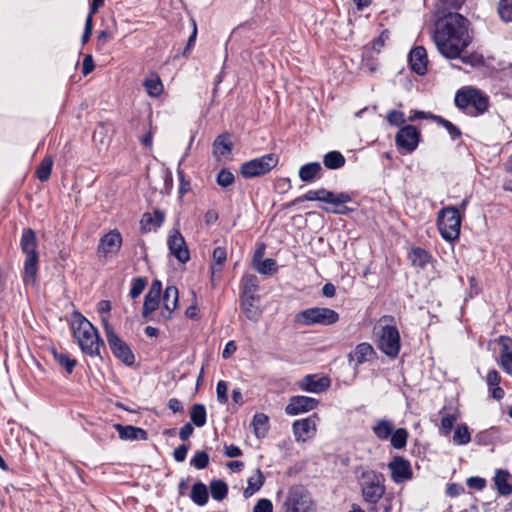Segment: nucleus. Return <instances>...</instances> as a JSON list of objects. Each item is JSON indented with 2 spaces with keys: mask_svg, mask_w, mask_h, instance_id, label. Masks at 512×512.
Masks as SVG:
<instances>
[{
  "mask_svg": "<svg viewBox=\"0 0 512 512\" xmlns=\"http://www.w3.org/2000/svg\"><path fill=\"white\" fill-rule=\"evenodd\" d=\"M458 415L456 413L453 414H445L442 416L441 419V427H440V434L444 436H448L454 426V422L457 420Z\"/></svg>",
  "mask_w": 512,
  "mask_h": 512,
  "instance_id": "obj_50",
  "label": "nucleus"
},
{
  "mask_svg": "<svg viewBox=\"0 0 512 512\" xmlns=\"http://www.w3.org/2000/svg\"><path fill=\"white\" fill-rule=\"evenodd\" d=\"M332 198H334L336 200L333 202H326V203L335 206V208L332 210L324 208L326 212H330V213H333L336 215H349L354 211V208L346 206V203H350L353 201L350 193H348V192H339V193L333 192Z\"/></svg>",
  "mask_w": 512,
  "mask_h": 512,
  "instance_id": "obj_23",
  "label": "nucleus"
},
{
  "mask_svg": "<svg viewBox=\"0 0 512 512\" xmlns=\"http://www.w3.org/2000/svg\"><path fill=\"white\" fill-rule=\"evenodd\" d=\"M265 483V477L260 468H256L255 475L251 476L247 480V487L243 491V497L245 499L250 498L256 492H258Z\"/></svg>",
  "mask_w": 512,
  "mask_h": 512,
  "instance_id": "obj_29",
  "label": "nucleus"
},
{
  "mask_svg": "<svg viewBox=\"0 0 512 512\" xmlns=\"http://www.w3.org/2000/svg\"><path fill=\"white\" fill-rule=\"evenodd\" d=\"M466 484L470 489L481 491L486 487L487 481L479 476H471L467 479Z\"/></svg>",
  "mask_w": 512,
  "mask_h": 512,
  "instance_id": "obj_57",
  "label": "nucleus"
},
{
  "mask_svg": "<svg viewBox=\"0 0 512 512\" xmlns=\"http://www.w3.org/2000/svg\"><path fill=\"white\" fill-rule=\"evenodd\" d=\"M391 478L396 484L403 483L413 478V471L409 460L402 456H394L388 464Z\"/></svg>",
  "mask_w": 512,
  "mask_h": 512,
  "instance_id": "obj_16",
  "label": "nucleus"
},
{
  "mask_svg": "<svg viewBox=\"0 0 512 512\" xmlns=\"http://www.w3.org/2000/svg\"><path fill=\"white\" fill-rule=\"evenodd\" d=\"M436 124L444 127L447 130L451 140L455 141V140L461 138L462 132H461L460 128L458 126H456L455 124H453L451 121L445 119L444 117L440 116V117L436 118Z\"/></svg>",
  "mask_w": 512,
  "mask_h": 512,
  "instance_id": "obj_44",
  "label": "nucleus"
},
{
  "mask_svg": "<svg viewBox=\"0 0 512 512\" xmlns=\"http://www.w3.org/2000/svg\"><path fill=\"white\" fill-rule=\"evenodd\" d=\"M258 299L256 296H240V306L246 318L250 321L257 322L262 314V311L254 302Z\"/></svg>",
  "mask_w": 512,
  "mask_h": 512,
  "instance_id": "obj_26",
  "label": "nucleus"
},
{
  "mask_svg": "<svg viewBox=\"0 0 512 512\" xmlns=\"http://www.w3.org/2000/svg\"><path fill=\"white\" fill-rule=\"evenodd\" d=\"M114 428L119 434V438L121 440L126 441H137V440H147L148 432L140 427L132 426V425H122V424H114Z\"/></svg>",
  "mask_w": 512,
  "mask_h": 512,
  "instance_id": "obj_22",
  "label": "nucleus"
},
{
  "mask_svg": "<svg viewBox=\"0 0 512 512\" xmlns=\"http://www.w3.org/2000/svg\"><path fill=\"white\" fill-rule=\"evenodd\" d=\"M147 285V279L145 277H137L132 280L129 295L135 299L140 296Z\"/></svg>",
  "mask_w": 512,
  "mask_h": 512,
  "instance_id": "obj_51",
  "label": "nucleus"
},
{
  "mask_svg": "<svg viewBox=\"0 0 512 512\" xmlns=\"http://www.w3.org/2000/svg\"><path fill=\"white\" fill-rule=\"evenodd\" d=\"M213 146L215 149L222 148L226 153H230L233 149V143L230 141L228 133L217 136Z\"/></svg>",
  "mask_w": 512,
  "mask_h": 512,
  "instance_id": "obj_52",
  "label": "nucleus"
},
{
  "mask_svg": "<svg viewBox=\"0 0 512 512\" xmlns=\"http://www.w3.org/2000/svg\"><path fill=\"white\" fill-rule=\"evenodd\" d=\"M386 119H387V122L391 126L400 127L401 125H403L405 123V115L400 110L393 109V110L389 111L387 113Z\"/></svg>",
  "mask_w": 512,
  "mask_h": 512,
  "instance_id": "obj_53",
  "label": "nucleus"
},
{
  "mask_svg": "<svg viewBox=\"0 0 512 512\" xmlns=\"http://www.w3.org/2000/svg\"><path fill=\"white\" fill-rule=\"evenodd\" d=\"M500 345V364L502 369L512 376V338L501 335L498 338Z\"/></svg>",
  "mask_w": 512,
  "mask_h": 512,
  "instance_id": "obj_21",
  "label": "nucleus"
},
{
  "mask_svg": "<svg viewBox=\"0 0 512 512\" xmlns=\"http://www.w3.org/2000/svg\"><path fill=\"white\" fill-rule=\"evenodd\" d=\"M279 162V156L268 153L241 164L240 174L244 179H252L268 174Z\"/></svg>",
  "mask_w": 512,
  "mask_h": 512,
  "instance_id": "obj_7",
  "label": "nucleus"
},
{
  "mask_svg": "<svg viewBox=\"0 0 512 512\" xmlns=\"http://www.w3.org/2000/svg\"><path fill=\"white\" fill-rule=\"evenodd\" d=\"M461 216L459 208L447 206L438 212L437 226L440 235L446 241H454L459 238L461 227Z\"/></svg>",
  "mask_w": 512,
  "mask_h": 512,
  "instance_id": "obj_6",
  "label": "nucleus"
},
{
  "mask_svg": "<svg viewBox=\"0 0 512 512\" xmlns=\"http://www.w3.org/2000/svg\"><path fill=\"white\" fill-rule=\"evenodd\" d=\"M162 292V282L158 279H154L149 288V291L146 293L145 297L152 298H160Z\"/></svg>",
  "mask_w": 512,
  "mask_h": 512,
  "instance_id": "obj_60",
  "label": "nucleus"
},
{
  "mask_svg": "<svg viewBox=\"0 0 512 512\" xmlns=\"http://www.w3.org/2000/svg\"><path fill=\"white\" fill-rule=\"evenodd\" d=\"M330 379L328 377H320L316 379L315 375H306L300 382L299 388L309 393H322L330 387Z\"/></svg>",
  "mask_w": 512,
  "mask_h": 512,
  "instance_id": "obj_20",
  "label": "nucleus"
},
{
  "mask_svg": "<svg viewBox=\"0 0 512 512\" xmlns=\"http://www.w3.org/2000/svg\"><path fill=\"white\" fill-rule=\"evenodd\" d=\"M453 441L456 445H466L471 441V435L466 424L457 426L454 432Z\"/></svg>",
  "mask_w": 512,
  "mask_h": 512,
  "instance_id": "obj_45",
  "label": "nucleus"
},
{
  "mask_svg": "<svg viewBox=\"0 0 512 512\" xmlns=\"http://www.w3.org/2000/svg\"><path fill=\"white\" fill-rule=\"evenodd\" d=\"M179 300V291L178 288L174 285H169L166 287L163 296H162V309L159 315V319L157 321L163 320L167 322L173 318L174 310L177 308Z\"/></svg>",
  "mask_w": 512,
  "mask_h": 512,
  "instance_id": "obj_18",
  "label": "nucleus"
},
{
  "mask_svg": "<svg viewBox=\"0 0 512 512\" xmlns=\"http://www.w3.org/2000/svg\"><path fill=\"white\" fill-rule=\"evenodd\" d=\"M143 86L151 97H158L163 92L162 81L156 73H152L150 76L146 77Z\"/></svg>",
  "mask_w": 512,
  "mask_h": 512,
  "instance_id": "obj_33",
  "label": "nucleus"
},
{
  "mask_svg": "<svg viewBox=\"0 0 512 512\" xmlns=\"http://www.w3.org/2000/svg\"><path fill=\"white\" fill-rule=\"evenodd\" d=\"M192 24H193V31H192L191 35L189 36L187 44H186V46H185V48L183 50V53H182L184 57H188L190 55L191 50L194 47L195 42H196L197 25H196V22L194 20L192 21Z\"/></svg>",
  "mask_w": 512,
  "mask_h": 512,
  "instance_id": "obj_58",
  "label": "nucleus"
},
{
  "mask_svg": "<svg viewBox=\"0 0 512 512\" xmlns=\"http://www.w3.org/2000/svg\"><path fill=\"white\" fill-rule=\"evenodd\" d=\"M408 259L413 266L423 269L431 261L432 256L427 250L421 247H414L408 253Z\"/></svg>",
  "mask_w": 512,
  "mask_h": 512,
  "instance_id": "obj_30",
  "label": "nucleus"
},
{
  "mask_svg": "<svg viewBox=\"0 0 512 512\" xmlns=\"http://www.w3.org/2000/svg\"><path fill=\"white\" fill-rule=\"evenodd\" d=\"M339 313L327 307H311L298 312L294 322L302 326H330L339 321Z\"/></svg>",
  "mask_w": 512,
  "mask_h": 512,
  "instance_id": "obj_5",
  "label": "nucleus"
},
{
  "mask_svg": "<svg viewBox=\"0 0 512 512\" xmlns=\"http://www.w3.org/2000/svg\"><path fill=\"white\" fill-rule=\"evenodd\" d=\"M235 181L233 173L228 168H222L216 176V183L222 188H228Z\"/></svg>",
  "mask_w": 512,
  "mask_h": 512,
  "instance_id": "obj_49",
  "label": "nucleus"
},
{
  "mask_svg": "<svg viewBox=\"0 0 512 512\" xmlns=\"http://www.w3.org/2000/svg\"><path fill=\"white\" fill-rule=\"evenodd\" d=\"M509 472L504 469H497L494 476V483L498 493L508 496L512 493V484L508 482Z\"/></svg>",
  "mask_w": 512,
  "mask_h": 512,
  "instance_id": "obj_32",
  "label": "nucleus"
},
{
  "mask_svg": "<svg viewBox=\"0 0 512 512\" xmlns=\"http://www.w3.org/2000/svg\"><path fill=\"white\" fill-rule=\"evenodd\" d=\"M497 11L503 22H512V0H499Z\"/></svg>",
  "mask_w": 512,
  "mask_h": 512,
  "instance_id": "obj_46",
  "label": "nucleus"
},
{
  "mask_svg": "<svg viewBox=\"0 0 512 512\" xmlns=\"http://www.w3.org/2000/svg\"><path fill=\"white\" fill-rule=\"evenodd\" d=\"M469 20L458 12H444L435 23L432 39L446 59H458L471 43Z\"/></svg>",
  "mask_w": 512,
  "mask_h": 512,
  "instance_id": "obj_1",
  "label": "nucleus"
},
{
  "mask_svg": "<svg viewBox=\"0 0 512 512\" xmlns=\"http://www.w3.org/2000/svg\"><path fill=\"white\" fill-rule=\"evenodd\" d=\"M123 238L118 229H113L104 234L97 246V253L101 257L117 254L122 246Z\"/></svg>",
  "mask_w": 512,
  "mask_h": 512,
  "instance_id": "obj_14",
  "label": "nucleus"
},
{
  "mask_svg": "<svg viewBox=\"0 0 512 512\" xmlns=\"http://www.w3.org/2000/svg\"><path fill=\"white\" fill-rule=\"evenodd\" d=\"M209 460V454L205 450H199L191 458L190 465L198 470H202L208 466Z\"/></svg>",
  "mask_w": 512,
  "mask_h": 512,
  "instance_id": "obj_48",
  "label": "nucleus"
},
{
  "mask_svg": "<svg viewBox=\"0 0 512 512\" xmlns=\"http://www.w3.org/2000/svg\"><path fill=\"white\" fill-rule=\"evenodd\" d=\"M189 445L181 444L174 449L173 457L176 462H183L187 457Z\"/></svg>",
  "mask_w": 512,
  "mask_h": 512,
  "instance_id": "obj_62",
  "label": "nucleus"
},
{
  "mask_svg": "<svg viewBox=\"0 0 512 512\" xmlns=\"http://www.w3.org/2000/svg\"><path fill=\"white\" fill-rule=\"evenodd\" d=\"M52 167L53 157L51 155H46L36 168V177L41 182L47 181L50 178Z\"/></svg>",
  "mask_w": 512,
  "mask_h": 512,
  "instance_id": "obj_41",
  "label": "nucleus"
},
{
  "mask_svg": "<svg viewBox=\"0 0 512 512\" xmlns=\"http://www.w3.org/2000/svg\"><path fill=\"white\" fill-rule=\"evenodd\" d=\"M389 36H390L389 30L384 29L377 38L373 39V41L371 43L372 49L374 51H376L377 53H379L381 51V49L384 47L385 42L389 39Z\"/></svg>",
  "mask_w": 512,
  "mask_h": 512,
  "instance_id": "obj_54",
  "label": "nucleus"
},
{
  "mask_svg": "<svg viewBox=\"0 0 512 512\" xmlns=\"http://www.w3.org/2000/svg\"><path fill=\"white\" fill-rule=\"evenodd\" d=\"M440 117V115H435L431 112H426V111H422V110H415L413 112V114H411L409 117H408V120L413 122V121H416V120H422V119H425V120H432L436 123V118Z\"/></svg>",
  "mask_w": 512,
  "mask_h": 512,
  "instance_id": "obj_56",
  "label": "nucleus"
},
{
  "mask_svg": "<svg viewBox=\"0 0 512 512\" xmlns=\"http://www.w3.org/2000/svg\"><path fill=\"white\" fill-rule=\"evenodd\" d=\"M54 360L62 367L65 368L66 372L71 374L77 364L76 359L71 358L67 352L58 351L55 348L51 349Z\"/></svg>",
  "mask_w": 512,
  "mask_h": 512,
  "instance_id": "obj_36",
  "label": "nucleus"
},
{
  "mask_svg": "<svg viewBox=\"0 0 512 512\" xmlns=\"http://www.w3.org/2000/svg\"><path fill=\"white\" fill-rule=\"evenodd\" d=\"M209 487L211 496L216 501H222L228 495V484L222 479H212Z\"/></svg>",
  "mask_w": 512,
  "mask_h": 512,
  "instance_id": "obj_37",
  "label": "nucleus"
},
{
  "mask_svg": "<svg viewBox=\"0 0 512 512\" xmlns=\"http://www.w3.org/2000/svg\"><path fill=\"white\" fill-rule=\"evenodd\" d=\"M333 197V191L327 190L325 188H320L317 190H309L305 194H303V198L305 201H320V202H333L336 199Z\"/></svg>",
  "mask_w": 512,
  "mask_h": 512,
  "instance_id": "obj_38",
  "label": "nucleus"
},
{
  "mask_svg": "<svg viewBox=\"0 0 512 512\" xmlns=\"http://www.w3.org/2000/svg\"><path fill=\"white\" fill-rule=\"evenodd\" d=\"M71 329L83 353L91 357L100 356L104 340L98 329L81 312L74 311L71 314Z\"/></svg>",
  "mask_w": 512,
  "mask_h": 512,
  "instance_id": "obj_2",
  "label": "nucleus"
},
{
  "mask_svg": "<svg viewBox=\"0 0 512 512\" xmlns=\"http://www.w3.org/2000/svg\"><path fill=\"white\" fill-rule=\"evenodd\" d=\"M360 483L362 497L369 504H377L385 493L383 476L373 470L362 472Z\"/></svg>",
  "mask_w": 512,
  "mask_h": 512,
  "instance_id": "obj_8",
  "label": "nucleus"
},
{
  "mask_svg": "<svg viewBox=\"0 0 512 512\" xmlns=\"http://www.w3.org/2000/svg\"><path fill=\"white\" fill-rule=\"evenodd\" d=\"M109 348L116 359L124 363L126 366L135 364V355L131 347L123 341L118 335L112 336L107 340Z\"/></svg>",
  "mask_w": 512,
  "mask_h": 512,
  "instance_id": "obj_15",
  "label": "nucleus"
},
{
  "mask_svg": "<svg viewBox=\"0 0 512 512\" xmlns=\"http://www.w3.org/2000/svg\"><path fill=\"white\" fill-rule=\"evenodd\" d=\"M421 141L420 130L411 124L400 127L395 136V144L403 154L413 153Z\"/></svg>",
  "mask_w": 512,
  "mask_h": 512,
  "instance_id": "obj_10",
  "label": "nucleus"
},
{
  "mask_svg": "<svg viewBox=\"0 0 512 512\" xmlns=\"http://www.w3.org/2000/svg\"><path fill=\"white\" fill-rule=\"evenodd\" d=\"M408 431L405 428L393 429L391 436L389 437L391 446L394 449H403L407 445Z\"/></svg>",
  "mask_w": 512,
  "mask_h": 512,
  "instance_id": "obj_42",
  "label": "nucleus"
},
{
  "mask_svg": "<svg viewBox=\"0 0 512 512\" xmlns=\"http://www.w3.org/2000/svg\"><path fill=\"white\" fill-rule=\"evenodd\" d=\"M228 385L224 380L218 381L216 385L217 400L220 404H226L228 402Z\"/></svg>",
  "mask_w": 512,
  "mask_h": 512,
  "instance_id": "obj_55",
  "label": "nucleus"
},
{
  "mask_svg": "<svg viewBox=\"0 0 512 512\" xmlns=\"http://www.w3.org/2000/svg\"><path fill=\"white\" fill-rule=\"evenodd\" d=\"M160 298L144 297L143 308L146 313L155 312L159 308Z\"/></svg>",
  "mask_w": 512,
  "mask_h": 512,
  "instance_id": "obj_64",
  "label": "nucleus"
},
{
  "mask_svg": "<svg viewBox=\"0 0 512 512\" xmlns=\"http://www.w3.org/2000/svg\"><path fill=\"white\" fill-rule=\"evenodd\" d=\"M322 166L319 162H309L299 169V178L302 182L311 183L321 178Z\"/></svg>",
  "mask_w": 512,
  "mask_h": 512,
  "instance_id": "obj_27",
  "label": "nucleus"
},
{
  "mask_svg": "<svg viewBox=\"0 0 512 512\" xmlns=\"http://www.w3.org/2000/svg\"><path fill=\"white\" fill-rule=\"evenodd\" d=\"M254 434L257 438L265 437L269 430V418L264 413H256L252 419Z\"/></svg>",
  "mask_w": 512,
  "mask_h": 512,
  "instance_id": "obj_35",
  "label": "nucleus"
},
{
  "mask_svg": "<svg viewBox=\"0 0 512 512\" xmlns=\"http://www.w3.org/2000/svg\"><path fill=\"white\" fill-rule=\"evenodd\" d=\"M465 489L462 484L459 483H449L446 488V494L449 497H457L460 494L464 493Z\"/></svg>",
  "mask_w": 512,
  "mask_h": 512,
  "instance_id": "obj_63",
  "label": "nucleus"
},
{
  "mask_svg": "<svg viewBox=\"0 0 512 512\" xmlns=\"http://www.w3.org/2000/svg\"><path fill=\"white\" fill-rule=\"evenodd\" d=\"M259 288V281L256 275L247 274L241 280L240 296H256L255 293Z\"/></svg>",
  "mask_w": 512,
  "mask_h": 512,
  "instance_id": "obj_34",
  "label": "nucleus"
},
{
  "mask_svg": "<svg viewBox=\"0 0 512 512\" xmlns=\"http://www.w3.org/2000/svg\"><path fill=\"white\" fill-rule=\"evenodd\" d=\"M378 347L390 358L398 356L401 344L399 330L395 325L382 326Z\"/></svg>",
  "mask_w": 512,
  "mask_h": 512,
  "instance_id": "obj_11",
  "label": "nucleus"
},
{
  "mask_svg": "<svg viewBox=\"0 0 512 512\" xmlns=\"http://www.w3.org/2000/svg\"><path fill=\"white\" fill-rule=\"evenodd\" d=\"M167 244L170 254L173 255L180 263L185 264L190 260L189 249L179 230H173L169 235Z\"/></svg>",
  "mask_w": 512,
  "mask_h": 512,
  "instance_id": "obj_17",
  "label": "nucleus"
},
{
  "mask_svg": "<svg viewBox=\"0 0 512 512\" xmlns=\"http://www.w3.org/2000/svg\"><path fill=\"white\" fill-rule=\"evenodd\" d=\"M461 62L465 65H469L473 68H480L485 66V59L482 54H479L477 52L470 53L468 55L462 56L460 54V57H458Z\"/></svg>",
  "mask_w": 512,
  "mask_h": 512,
  "instance_id": "obj_47",
  "label": "nucleus"
},
{
  "mask_svg": "<svg viewBox=\"0 0 512 512\" xmlns=\"http://www.w3.org/2000/svg\"><path fill=\"white\" fill-rule=\"evenodd\" d=\"M165 220V214L162 210L156 209L153 213L146 212L143 214L140 224L143 232L151 231L152 227L156 230L160 228Z\"/></svg>",
  "mask_w": 512,
  "mask_h": 512,
  "instance_id": "obj_25",
  "label": "nucleus"
},
{
  "mask_svg": "<svg viewBox=\"0 0 512 512\" xmlns=\"http://www.w3.org/2000/svg\"><path fill=\"white\" fill-rule=\"evenodd\" d=\"M375 354V350L371 344L362 342L349 353V360L355 361V365L359 366L367 361H371Z\"/></svg>",
  "mask_w": 512,
  "mask_h": 512,
  "instance_id": "obj_24",
  "label": "nucleus"
},
{
  "mask_svg": "<svg viewBox=\"0 0 512 512\" xmlns=\"http://www.w3.org/2000/svg\"><path fill=\"white\" fill-rule=\"evenodd\" d=\"M320 404L316 398L305 395H294L289 398L285 407V413L289 416H297L315 410Z\"/></svg>",
  "mask_w": 512,
  "mask_h": 512,
  "instance_id": "obj_13",
  "label": "nucleus"
},
{
  "mask_svg": "<svg viewBox=\"0 0 512 512\" xmlns=\"http://www.w3.org/2000/svg\"><path fill=\"white\" fill-rule=\"evenodd\" d=\"M253 512H273V504L271 500L267 498L259 499L253 508Z\"/></svg>",
  "mask_w": 512,
  "mask_h": 512,
  "instance_id": "obj_59",
  "label": "nucleus"
},
{
  "mask_svg": "<svg viewBox=\"0 0 512 512\" xmlns=\"http://www.w3.org/2000/svg\"><path fill=\"white\" fill-rule=\"evenodd\" d=\"M324 166L331 170H336L345 165V157L339 151H330L324 155Z\"/></svg>",
  "mask_w": 512,
  "mask_h": 512,
  "instance_id": "obj_39",
  "label": "nucleus"
},
{
  "mask_svg": "<svg viewBox=\"0 0 512 512\" xmlns=\"http://www.w3.org/2000/svg\"><path fill=\"white\" fill-rule=\"evenodd\" d=\"M394 429V423L387 418L377 419L372 426V432L375 437L381 441H386L391 436Z\"/></svg>",
  "mask_w": 512,
  "mask_h": 512,
  "instance_id": "obj_28",
  "label": "nucleus"
},
{
  "mask_svg": "<svg viewBox=\"0 0 512 512\" xmlns=\"http://www.w3.org/2000/svg\"><path fill=\"white\" fill-rule=\"evenodd\" d=\"M191 422L196 427H203L207 421L206 408L201 403H196L191 407L190 411Z\"/></svg>",
  "mask_w": 512,
  "mask_h": 512,
  "instance_id": "obj_40",
  "label": "nucleus"
},
{
  "mask_svg": "<svg viewBox=\"0 0 512 512\" xmlns=\"http://www.w3.org/2000/svg\"><path fill=\"white\" fill-rule=\"evenodd\" d=\"M320 418L317 413H313L310 416L295 420L292 424V431L296 442H306L313 438L317 432V423Z\"/></svg>",
  "mask_w": 512,
  "mask_h": 512,
  "instance_id": "obj_12",
  "label": "nucleus"
},
{
  "mask_svg": "<svg viewBox=\"0 0 512 512\" xmlns=\"http://www.w3.org/2000/svg\"><path fill=\"white\" fill-rule=\"evenodd\" d=\"M37 236L32 228H24L20 238V248L25 255L23 265V282L25 285L35 284L38 275L39 253L37 252Z\"/></svg>",
  "mask_w": 512,
  "mask_h": 512,
  "instance_id": "obj_3",
  "label": "nucleus"
},
{
  "mask_svg": "<svg viewBox=\"0 0 512 512\" xmlns=\"http://www.w3.org/2000/svg\"><path fill=\"white\" fill-rule=\"evenodd\" d=\"M427 51L423 46H416L408 54V63L411 70L419 76L427 73L428 66Z\"/></svg>",
  "mask_w": 512,
  "mask_h": 512,
  "instance_id": "obj_19",
  "label": "nucleus"
},
{
  "mask_svg": "<svg viewBox=\"0 0 512 512\" xmlns=\"http://www.w3.org/2000/svg\"><path fill=\"white\" fill-rule=\"evenodd\" d=\"M454 104L467 116L478 117L487 111L489 97L478 88L465 86L456 91Z\"/></svg>",
  "mask_w": 512,
  "mask_h": 512,
  "instance_id": "obj_4",
  "label": "nucleus"
},
{
  "mask_svg": "<svg viewBox=\"0 0 512 512\" xmlns=\"http://www.w3.org/2000/svg\"><path fill=\"white\" fill-rule=\"evenodd\" d=\"M190 499L198 506L206 505L209 500L207 486L201 481L194 483L191 488Z\"/></svg>",
  "mask_w": 512,
  "mask_h": 512,
  "instance_id": "obj_31",
  "label": "nucleus"
},
{
  "mask_svg": "<svg viewBox=\"0 0 512 512\" xmlns=\"http://www.w3.org/2000/svg\"><path fill=\"white\" fill-rule=\"evenodd\" d=\"M212 257L215 264L223 265L227 259L226 249L221 246L214 248Z\"/></svg>",
  "mask_w": 512,
  "mask_h": 512,
  "instance_id": "obj_61",
  "label": "nucleus"
},
{
  "mask_svg": "<svg viewBox=\"0 0 512 512\" xmlns=\"http://www.w3.org/2000/svg\"><path fill=\"white\" fill-rule=\"evenodd\" d=\"M283 507L285 512H315L310 493L301 485L292 486L288 490Z\"/></svg>",
  "mask_w": 512,
  "mask_h": 512,
  "instance_id": "obj_9",
  "label": "nucleus"
},
{
  "mask_svg": "<svg viewBox=\"0 0 512 512\" xmlns=\"http://www.w3.org/2000/svg\"><path fill=\"white\" fill-rule=\"evenodd\" d=\"M254 266L256 270L262 275H273L278 271L277 262L272 258L260 260Z\"/></svg>",
  "mask_w": 512,
  "mask_h": 512,
  "instance_id": "obj_43",
  "label": "nucleus"
}]
</instances>
